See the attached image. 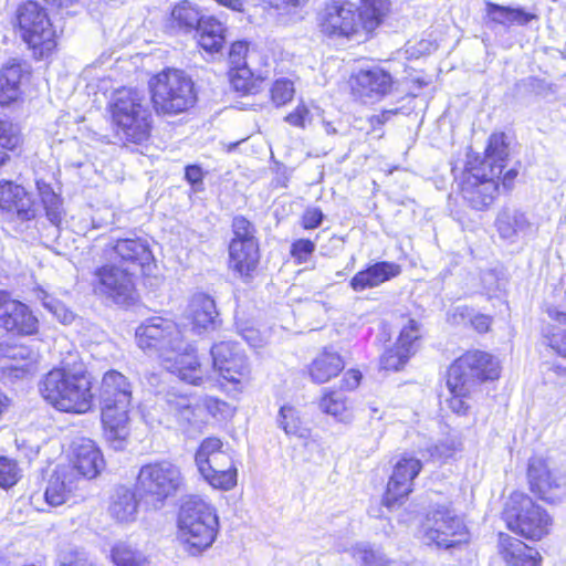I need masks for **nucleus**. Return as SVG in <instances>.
Instances as JSON below:
<instances>
[{"label":"nucleus","instance_id":"obj_12","mask_svg":"<svg viewBox=\"0 0 566 566\" xmlns=\"http://www.w3.org/2000/svg\"><path fill=\"white\" fill-rule=\"evenodd\" d=\"M132 391H104L101 418L104 436L111 446L120 450L128 437V407Z\"/></svg>","mask_w":566,"mask_h":566},{"label":"nucleus","instance_id":"obj_34","mask_svg":"<svg viewBox=\"0 0 566 566\" xmlns=\"http://www.w3.org/2000/svg\"><path fill=\"white\" fill-rule=\"evenodd\" d=\"M191 315L195 328H214L218 319V312L213 298L206 294H197L192 297Z\"/></svg>","mask_w":566,"mask_h":566},{"label":"nucleus","instance_id":"obj_3","mask_svg":"<svg viewBox=\"0 0 566 566\" xmlns=\"http://www.w3.org/2000/svg\"><path fill=\"white\" fill-rule=\"evenodd\" d=\"M151 102L158 115H178L197 102L195 83L182 70L165 69L149 81Z\"/></svg>","mask_w":566,"mask_h":566},{"label":"nucleus","instance_id":"obj_62","mask_svg":"<svg viewBox=\"0 0 566 566\" xmlns=\"http://www.w3.org/2000/svg\"><path fill=\"white\" fill-rule=\"evenodd\" d=\"M185 177L189 184L195 188V190L201 189L203 172L199 166L191 165L186 167Z\"/></svg>","mask_w":566,"mask_h":566},{"label":"nucleus","instance_id":"obj_4","mask_svg":"<svg viewBox=\"0 0 566 566\" xmlns=\"http://www.w3.org/2000/svg\"><path fill=\"white\" fill-rule=\"evenodd\" d=\"M112 117L118 134L127 142L142 144L150 136L151 113L145 95L137 90L117 91L112 104Z\"/></svg>","mask_w":566,"mask_h":566},{"label":"nucleus","instance_id":"obj_28","mask_svg":"<svg viewBox=\"0 0 566 566\" xmlns=\"http://www.w3.org/2000/svg\"><path fill=\"white\" fill-rule=\"evenodd\" d=\"M500 547L504 560L510 566H539V553L521 539L500 534Z\"/></svg>","mask_w":566,"mask_h":566},{"label":"nucleus","instance_id":"obj_11","mask_svg":"<svg viewBox=\"0 0 566 566\" xmlns=\"http://www.w3.org/2000/svg\"><path fill=\"white\" fill-rule=\"evenodd\" d=\"M135 277L136 275L130 270L115 261H104L93 271L91 285L96 295L125 305L135 298Z\"/></svg>","mask_w":566,"mask_h":566},{"label":"nucleus","instance_id":"obj_47","mask_svg":"<svg viewBox=\"0 0 566 566\" xmlns=\"http://www.w3.org/2000/svg\"><path fill=\"white\" fill-rule=\"evenodd\" d=\"M59 566H92L87 553L78 547L67 546L57 556Z\"/></svg>","mask_w":566,"mask_h":566},{"label":"nucleus","instance_id":"obj_16","mask_svg":"<svg viewBox=\"0 0 566 566\" xmlns=\"http://www.w3.org/2000/svg\"><path fill=\"white\" fill-rule=\"evenodd\" d=\"M319 27L323 33L335 36L350 38L361 32L357 8L347 1L327 4L319 14Z\"/></svg>","mask_w":566,"mask_h":566},{"label":"nucleus","instance_id":"obj_17","mask_svg":"<svg viewBox=\"0 0 566 566\" xmlns=\"http://www.w3.org/2000/svg\"><path fill=\"white\" fill-rule=\"evenodd\" d=\"M497 177L488 176L486 171H481L470 167L463 175L459 184L463 199L476 210H483L491 206L497 191Z\"/></svg>","mask_w":566,"mask_h":566},{"label":"nucleus","instance_id":"obj_59","mask_svg":"<svg viewBox=\"0 0 566 566\" xmlns=\"http://www.w3.org/2000/svg\"><path fill=\"white\" fill-rule=\"evenodd\" d=\"M248 53V43L238 41L232 43L229 52V60L232 66L247 65L245 56Z\"/></svg>","mask_w":566,"mask_h":566},{"label":"nucleus","instance_id":"obj_40","mask_svg":"<svg viewBox=\"0 0 566 566\" xmlns=\"http://www.w3.org/2000/svg\"><path fill=\"white\" fill-rule=\"evenodd\" d=\"M488 13L497 23H516L524 25L535 18L521 8L502 7L494 3L488 4Z\"/></svg>","mask_w":566,"mask_h":566},{"label":"nucleus","instance_id":"obj_36","mask_svg":"<svg viewBox=\"0 0 566 566\" xmlns=\"http://www.w3.org/2000/svg\"><path fill=\"white\" fill-rule=\"evenodd\" d=\"M276 423L289 437L307 440L311 437V429L301 420L298 410L292 405L281 406Z\"/></svg>","mask_w":566,"mask_h":566},{"label":"nucleus","instance_id":"obj_41","mask_svg":"<svg viewBox=\"0 0 566 566\" xmlns=\"http://www.w3.org/2000/svg\"><path fill=\"white\" fill-rule=\"evenodd\" d=\"M166 401L171 411H175L184 420L190 421L195 415L192 407V398L188 394L180 391H166Z\"/></svg>","mask_w":566,"mask_h":566},{"label":"nucleus","instance_id":"obj_21","mask_svg":"<svg viewBox=\"0 0 566 566\" xmlns=\"http://www.w3.org/2000/svg\"><path fill=\"white\" fill-rule=\"evenodd\" d=\"M392 76L379 66L359 70L352 78L353 92L360 97L381 98L392 88Z\"/></svg>","mask_w":566,"mask_h":566},{"label":"nucleus","instance_id":"obj_60","mask_svg":"<svg viewBox=\"0 0 566 566\" xmlns=\"http://www.w3.org/2000/svg\"><path fill=\"white\" fill-rule=\"evenodd\" d=\"M324 214L318 208H308L302 216V226L306 230L316 229L323 222Z\"/></svg>","mask_w":566,"mask_h":566},{"label":"nucleus","instance_id":"obj_23","mask_svg":"<svg viewBox=\"0 0 566 566\" xmlns=\"http://www.w3.org/2000/svg\"><path fill=\"white\" fill-rule=\"evenodd\" d=\"M44 389H91L92 381L82 363H63L62 367L49 371L43 381Z\"/></svg>","mask_w":566,"mask_h":566},{"label":"nucleus","instance_id":"obj_43","mask_svg":"<svg viewBox=\"0 0 566 566\" xmlns=\"http://www.w3.org/2000/svg\"><path fill=\"white\" fill-rule=\"evenodd\" d=\"M230 83L237 92L242 94H249L254 88L253 74L247 65L231 67Z\"/></svg>","mask_w":566,"mask_h":566},{"label":"nucleus","instance_id":"obj_37","mask_svg":"<svg viewBox=\"0 0 566 566\" xmlns=\"http://www.w3.org/2000/svg\"><path fill=\"white\" fill-rule=\"evenodd\" d=\"M111 558L116 566H149V560L144 553L126 541L114 544Z\"/></svg>","mask_w":566,"mask_h":566},{"label":"nucleus","instance_id":"obj_22","mask_svg":"<svg viewBox=\"0 0 566 566\" xmlns=\"http://www.w3.org/2000/svg\"><path fill=\"white\" fill-rule=\"evenodd\" d=\"M81 478L74 472V468L69 465H59L51 474L45 492L44 500L50 506H60L70 501L78 489Z\"/></svg>","mask_w":566,"mask_h":566},{"label":"nucleus","instance_id":"obj_61","mask_svg":"<svg viewBox=\"0 0 566 566\" xmlns=\"http://www.w3.org/2000/svg\"><path fill=\"white\" fill-rule=\"evenodd\" d=\"M22 73V65L15 61H12L2 67L0 76L3 77L7 83L11 82L20 85Z\"/></svg>","mask_w":566,"mask_h":566},{"label":"nucleus","instance_id":"obj_38","mask_svg":"<svg viewBox=\"0 0 566 566\" xmlns=\"http://www.w3.org/2000/svg\"><path fill=\"white\" fill-rule=\"evenodd\" d=\"M319 408L340 422H348L352 419L344 391H327L319 401Z\"/></svg>","mask_w":566,"mask_h":566},{"label":"nucleus","instance_id":"obj_13","mask_svg":"<svg viewBox=\"0 0 566 566\" xmlns=\"http://www.w3.org/2000/svg\"><path fill=\"white\" fill-rule=\"evenodd\" d=\"M102 261H115L137 275L154 261L149 244L143 238H124L107 243L101 253Z\"/></svg>","mask_w":566,"mask_h":566},{"label":"nucleus","instance_id":"obj_18","mask_svg":"<svg viewBox=\"0 0 566 566\" xmlns=\"http://www.w3.org/2000/svg\"><path fill=\"white\" fill-rule=\"evenodd\" d=\"M421 468V461L413 457H402L395 464L384 496L387 507L392 509L412 491V482Z\"/></svg>","mask_w":566,"mask_h":566},{"label":"nucleus","instance_id":"obj_24","mask_svg":"<svg viewBox=\"0 0 566 566\" xmlns=\"http://www.w3.org/2000/svg\"><path fill=\"white\" fill-rule=\"evenodd\" d=\"M1 322L3 327L17 335H32L38 329V319L29 307L15 300L4 301Z\"/></svg>","mask_w":566,"mask_h":566},{"label":"nucleus","instance_id":"obj_31","mask_svg":"<svg viewBox=\"0 0 566 566\" xmlns=\"http://www.w3.org/2000/svg\"><path fill=\"white\" fill-rule=\"evenodd\" d=\"M198 44L209 53H217L226 43V28L214 17H206L197 28Z\"/></svg>","mask_w":566,"mask_h":566},{"label":"nucleus","instance_id":"obj_30","mask_svg":"<svg viewBox=\"0 0 566 566\" xmlns=\"http://www.w3.org/2000/svg\"><path fill=\"white\" fill-rule=\"evenodd\" d=\"M390 8V0H360L357 15L361 32L365 34L374 32L384 22Z\"/></svg>","mask_w":566,"mask_h":566},{"label":"nucleus","instance_id":"obj_39","mask_svg":"<svg viewBox=\"0 0 566 566\" xmlns=\"http://www.w3.org/2000/svg\"><path fill=\"white\" fill-rule=\"evenodd\" d=\"M353 557L363 566H411L408 562L388 558L384 553L367 545H357L353 551Z\"/></svg>","mask_w":566,"mask_h":566},{"label":"nucleus","instance_id":"obj_8","mask_svg":"<svg viewBox=\"0 0 566 566\" xmlns=\"http://www.w3.org/2000/svg\"><path fill=\"white\" fill-rule=\"evenodd\" d=\"M185 479L178 465L169 461H156L139 469L136 490L149 499L156 507L175 496L184 488Z\"/></svg>","mask_w":566,"mask_h":566},{"label":"nucleus","instance_id":"obj_63","mask_svg":"<svg viewBox=\"0 0 566 566\" xmlns=\"http://www.w3.org/2000/svg\"><path fill=\"white\" fill-rule=\"evenodd\" d=\"M548 344L559 356L566 358V332L552 335Z\"/></svg>","mask_w":566,"mask_h":566},{"label":"nucleus","instance_id":"obj_55","mask_svg":"<svg viewBox=\"0 0 566 566\" xmlns=\"http://www.w3.org/2000/svg\"><path fill=\"white\" fill-rule=\"evenodd\" d=\"M19 95V84L11 82L7 83V81H4V78L0 76V105H9L11 102L17 101Z\"/></svg>","mask_w":566,"mask_h":566},{"label":"nucleus","instance_id":"obj_14","mask_svg":"<svg viewBox=\"0 0 566 566\" xmlns=\"http://www.w3.org/2000/svg\"><path fill=\"white\" fill-rule=\"evenodd\" d=\"M210 354L214 371L228 384L248 385L251 376L248 358L241 347L232 342L214 344Z\"/></svg>","mask_w":566,"mask_h":566},{"label":"nucleus","instance_id":"obj_32","mask_svg":"<svg viewBox=\"0 0 566 566\" xmlns=\"http://www.w3.org/2000/svg\"><path fill=\"white\" fill-rule=\"evenodd\" d=\"M138 502L135 493L124 486L115 490L109 504V513L120 523L133 522L137 515Z\"/></svg>","mask_w":566,"mask_h":566},{"label":"nucleus","instance_id":"obj_49","mask_svg":"<svg viewBox=\"0 0 566 566\" xmlns=\"http://www.w3.org/2000/svg\"><path fill=\"white\" fill-rule=\"evenodd\" d=\"M294 93L293 82L286 78L276 80L271 87V98L276 106L285 105L293 98Z\"/></svg>","mask_w":566,"mask_h":566},{"label":"nucleus","instance_id":"obj_27","mask_svg":"<svg viewBox=\"0 0 566 566\" xmlns=\"http://www.w3.org/2000/svg\"><path fill=\"white\" fill-rule=\"evenodd\" d=\"M43 398L61 412L85 413L93 407L91 391H44Z\"/></svg>","mask_w":566,"mask_h":566},{"label":"nucleus","instance_id":"obj_51","mask_svg":"<svg viewBox=\"0 0 566 566\" xmlns=\"http://www.w3.org/2000/svg\"><path fill=\"white\" fill-rule=\"evenodd\" d=\"M368 269L374 277V282H376L377 285H380L386 281H389L390 279L397 276L400 273L399 265L385 261L377 262L370 265Z\"/></svg>","mask_w":566,"mask_h":566},{"label":"nucleus","instance_id":"obj_42","mask_svg":"<svg viewBox=\"0 0 566 566\" xmlns=\"http://www.w3.org/2000/svg\"><path fill=\"white\" fill-rule=\"evenodd\" d=\"M41 198L46 218L53 226L59 228L64 218L61 199L49 188L41 192Z\"/></svg>","mask_w":566,"mask_h":566},{"label":"nucleus","instance_id":"obj_10","mask_svg":"<svg viewBox=\"0 0 566 566\" xmlns=\"http://www.w3.org/2000/svg\"><path fill=\"white\" fill-rule=\"evenodd\" d=\"M499 361L490 354L481 350L467 352L455 359L447 374L448 389L474 387L484 380L500 377Z\"/></svg>","mask_w":566,"mask_h":566},{"label":"nucleus","instance_id":"obj_2","mask_svg":"<svg viewBox=\"0 0 566 566\" xmlns=\"http://www.w3.org/2000/svg\"><path fill=\"white\" fill-rule=\"evenodd\" d=\"M178 527L186 551L192 556L200 555L216 541L219 531L216 509L198 496H190L180 506Z\"/></svg>","mask_w":566,"mask_h":566},{"label":"nucleus","instance_id":"obj_25","mask_svg":"<svg viewBox=\"0 0 566 566\" xmlns=\"http://www.w3.org/2000/svg\"><path fill=\"white\" fill-rule=\"evenodd\" d=\"M260 260L256 240L239 242L231 240L229 244V268L240 277H249L255 271Z\"/></svg>","mask_w":566,"mask_h":566},{"label":"nucleus","instance_id":"obj_45","mask_svg":"<svg viewBox=\"0 0 566 566\" xmlns=\"http://www.w3.org/2000/svg\"><path fill=\"white\" fill-rule=\"evenodd\" d=\"M408 350L399 348L397 345L388 348L380 357V368L385 370H399L411 356Z\"/></svg>","mask_w":566,"mask_h":566},{"label":"nucleus","instance_id":"obj_9","mask_svg":"<svg viewBox=\"0 0 566 566\" xmlns=\"http://www.w3.org/2000/svg\"><path fill=\"white\" fill-rule=\"evenodd\" d=\"M422 527L424 543L440 549H451L469 542L463 518L449 504L432 506Z\"/></svg>","mask_w":566,"mask_h":566},{"label":"nucleus","instance_id":"obj_5","mask_svg":"<svg viewBox=\"0 0 566 566\" xmlns=\"http://www.w3.org/2000/svg\"><path fill=\"white\" fill-rule=\"evenodd\" d=\"M195 462L201 476L213 489L229 491L237 485L238 470L231 448H224L217 437L203 439L195 454Z\"/></svg>","mask_w":566,"mask_h":566},{"label":"nucleus","instance_id":"obj_52","mask_svg":"<svg viewBox=\"0 0 566 566\" xmlns=\"http://www.w3.org/2000/svg\"><path fill=\"white\" fill-rule=\"evenodd\" d=\"M446 394L440 395L441 403L444 402L455 413H465L469 408L468 399L470 391H447Z\"/></svg>","mask_w":566,"mask_h":566},{"label":"nucleus","instance_id":"obj_64","mask_svg":"<svg viewBox=\"0 0 566 566\" xmlns=\"http://www.w3.org/2000/svg\"><path fill=\"white\" fill-rule=\"evenodd\" d=\"M361 373L358 369H349L345 373L343 389H356L360 385Z\"/></svg>","mask_w":566,"mask_h":566},{"label":"nucleus","instance_id":"obj_19","mask_svg":"<svg viewBox=\"0 0 566 566\" xmlns=\"http://www.w3.org/2000/svg\"><path fill=\"white\" fill-rule=\"evenodd\" d=\"M0 209L15 216L20 221L35 219L39 211L33 196L10 180H0Z\"/></svg>","mask_w":566,"mask_h":566},{"label":"nucleus","instance_id":"obj_1","mask_svg":"<svg viewBox=\"0 0 566 566\" xmlns=\"http://www.w3.org/2000/svg\"><path fill=\"white\" fill-rule=\"evenodd\" d=\"M137 345L145 352L155 353L166 363V368L187 384L202 386L200 365L192 355V347L184 340L178 325L160 316L143 322L136 329Z\"/></svg>","mask_w":566,"mask_h":566},{"label":"nucleus","instance_id":"obj_6","mask_svg":"<svg viewBox=\"0 0 566 566\" xmlns=\"http://www.w3.org/2000/svg\"><path fill=\"white\" fill-rule=\"evenodd\" d=\"M507 527L528 539L538 541L546 536L552 527V516L524 494H513L503 511Z\"/></svg>","mask_w":566,"mask_h":566},{"label":"nucleus","instance_id":"obj_33","mask_svg":"<svg viewBox=\"0 0 566 566\" xmlns=\"http://www.w3.org/2000/svg\"><path fill=\"white\" fill-rule=\"evenodd\" d=\"M344 368V361L338 353L325 349L311 366V377L316 384H324Z\"/></svg>","mask_w":566,"mask_h":566},{"label":"nucleus","instance_id":"obj_46","mask_svg":"<svg viewBox=\"0 0 566 566\" xmlns=\"http://www.w3.org/2000/svg\"><path fill=\"white\" fill-rule=\"evenodd\" d=\"M420 338V324L410 318L400 331L399 337L395 345L402 349H409L408 353L413 355L416 352L415 343Z\"/></svg>","mask_w":566,"mask_h":566},{"label":"nucleus","instance_id":"obj_56","mask_svg":"<svg viewBox=\"0 0 566 566\" xmlns=\"http://www.w3.org/2000/svg\"><path fill=\"white\" fill-rule=\"evenodd\" d=\"M350 286L354 291H364L366 289H373L378 286L376 282H374V277L367 268L364 271H359L356 273L350 280Z\"/></svg>","mask_w":566,"mask_h":566},{"label":"nucleus","instance_id":"obj_15","mask_svg":"<svg viewBox=\"0 0 566 566\" xmlns=\"http://www.w3.org/2000/svg\"><path fill=\"white\" fill-rule=\"evenodd\" d=\"M527 480L531 491L547 502L559 499L562 489L566 488L562 471L552 461L538 455L528 461Z\"/></svg>","mask_w":566,"mask_h":566},{"label":"nucleus","instance_id":"obj_50","mask_svg":"<svg viewBox=\"0 0 566 566\" xmlns=\"http://www.w3.org/2000/svg\"><path fill=\"white\" fill-rule=\"evenodd\" d=\"M207 411L217 420H226L234 415L235 407L223 400L208 397L205 400Z\"/></svg>","mask_w":566,"mask_h":566},{"label":"nucleus","instance_id":"obj_35","mask_svg":"<svg viewBox=\"0 0 566 566\" xmlns=\"http://www.w3.org/2000/svg\"><path fill=\"white\" fill-rule=\"evenodd\" d=\"M496 227L500 235L513 240L515 237L527 234L532 224L526 216L520 211L505 210L496 219Z\"/></svg>","mask_w":566,"mask_h":566},{"label":"nucleus","instance_id":"obj_54","mask_svg":"<svg viewBox=\"0 0 566 566\" xmlns=\"http://www.w3.org/2000/svg\"><path fill=\"white\" fill-rule=\"evenodd\" d=\"M315 251V242L308 239H298L291 244V255L297 263L306 262Z\"/></svg>","mask_w":566,"mask_h":566},{"label":"nucleus","instance_id":"obj_7","mask_svg":"<svg viewBox=\"0 0 566 566\" xmlns=\"http://www.w3.org/2000/svg\"><path fill=\"white\" fill-rule=\"evenodd\" d=\"M17 25L22 40L38 59L46 57L56 46L55 30L48 12L35 1H27L17 10Z\"/></svg>","mask_w":566,"mask_h":566},{"label":"nucleus","instance_id":"obj_20","mask_svg":"<svg viewBox=\"0 0 566 566\" xmlns=\"http://www.w3.org/2000/svg\"><path fill=\"white\" fill-rule=\"evenodd\" d=\"M71 448L73 464L69 467L74 468L78 478H96L104 468V459L95 442L81 437L73 440Z\"/></svg>","mask_w":566,"mask_h":566},{"label":"nucleus","instance_id":"obj_44","mask_svg":"<svg viewBox=\"0 0 566 566\" xmlns=\"http://www.w3.org/2000/svg\"><path fill=\"white\" fill-rule=\"evenodd\" d=\"M21 479V469L18 462L8 457H0V486L10 489Z\"/></svg>","mask_w":566,"mask_h":566},{"label":"nucleus","instance_id":"obj_48","mask_svg":"<svg viewBox=\"0 0 566 566\" xmlns=\"http://www.w3.org/2000/svg\"><path fill=\"white\" fill-rule=\"evenodd\" d=\"M21 143L18 125L8 119L0 118V146L4 149H14Z\"/></svg>","mask_w":566,"mask_h":566},{"label":"nucleus","instance_id":"obj_26","mask_svg":"<svg viewBox=\"0 0 566 566\" xmlns=\"http://www.w3.org/2000/svg\"><path fill=\"white\" fill-rule=\"evenodd\" d=\"M509 157V145L504 133L492 134L485 149L484 159L473 168L486 171L488 176L497 177L503 174Z\"/></svg>","mask_w":566,"mask_h":566},{"label":"nucleus","instance_id":"obj_53","mask_svg":"<svg viewBox=\"0 0 566 566\" xmlns=\"http://www.w3.org/2000/svg\"><path fill=\"white\" fill-rule=\"evenodd\" d=\"M233 238L239 242L248 240H256L254 237V228L252 223L244 217H235L232 222Z\"/></svg>","mask_w":566,"mask_h":566},{"label":"nucleus","instance_id":"obj_58","mask_svg":"<svg viewBox=\"0 0 566 566\" xmlns=\"http://www.w3.org/2000/svg\"><path fill=\"white\" fill-rule=\"evenodd\" d=\"M102 385L104 389H126L129 384L123 374L109 370L104 375Z\"/></svg>","mask_w":566,"mask_h":566},{"label":"nucleus","instance_id":"obj_57","mask_svg":"<svg viewBox=\"0 0 566 566\" xmlns=\"http://www.w3.org/2000/svg\"><path fill=\"white\" fill-rule=\"evenodd\" d=\"M285 122L290 125L305 128L307 123L311 122V114L305 105H298L294 112L285 116Z\"/></svg>","mask_w":566,"mask_h":566},{"label":"nucleus","instance_id":"obj_29","mask_svg":"<svg viewBox=\"0 0 566 566\" xmlns=\"http://www.w3.org/2000/svg\"><path fill=\"white\" fill-rule=\"evenodd\" d=\"M206 15L197 3L189 0L176 2L170 11V27L182 33H190L201 24Z\"/></svg>","mask_w":566,"mask_h":566}]
</instances>
